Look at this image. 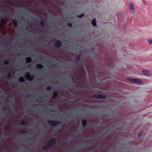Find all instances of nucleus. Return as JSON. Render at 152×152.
<instances>
[{"label": "nucleus", "mask_w": 152, "mask_h": 152, "mask_svg": "<svg viewBox=\"0 0 152 152\" xmlns=\"http://www.w3.org/2000/svg\"><path fill=\"white\" fill-rule=\"evenodd\" d=\"M41 25L42 26H43L44 25V23L43 21H41L40 23Z\"/></svg>", "instance_id": "393cba45"}, {"label": "nucleus", "mask_w": 152, "mask_h": 152, "mask_svg": "<svg viewBox=\"0 0 152 152\" xmlns=\"http://www.w3.org/2000/svg\"><path fill=\"white\" fill-rule=\"evenodd\" d=\"M48 123L50 125L53 126H56L59 124L58 122L50 121H48Z\"/></svg>", "instance_id": "f03ea898"}, {"label": "nucleus", "mask_w": 152, "mask_h": 152, "mask_svg": "<svg viewBox=\"0 0 152 152\" xmlns=\"http://www.w3.org/2000/svg\"><path fill=\"white\" fill-rule=\"evenodd\" d=\"M26 77L27 79L31 80L33 79V77L28 73H26Z\"/></svg>", "instance_id": "7ed1b4c3"}, {"label": "nucleus", "mask_w": 152, "mask_h": 152, "mask_svg": "<svg viewBox=\"0 0 152 152\" xmlns=\"http://www.w3.org/2000/svg\"><path fill=\"white\" fill-rule=\"evenodd\" d=\"M142 72L144 74L146 75L150 76L151 75L150 71L148 70H143L142 71Z\"/></svg>", "instance_id": "20e7f679"}, {"label": "nucleus", "mask_w": 152, "mask_h": 152, "mask_svg": "<svg viewBox=\"0 0 152 152\" xmlns=\"http://www.w3.org/2000/svg\"><path fill=\"white\" fill-rule=\"evenodd\" d=\"M96 20L94 18L92 22V24L93 26H96Z\"/></svg>", "instance_id": "1a4fd4ad"}, {"label": "nucleus", "mask_w": 152, "mask_h": 152, "mask_svg": "<svg viewBox=\"0 0 152 152\" xmlns=\"http://www.w3.org/2000/svg\"><path fill=\"white\" fill-rule=\"evenodd\" d=\"M86 124V120H83V121L82 124L83 126H85Z\"/></svg>", "instance_id": "ddd939ff"}, {"label": "nucleus", "mask_w": 152, "mask_h": 152, "mask_svg": "<svg viewBox=\"0 0 152 152\" xmlns=\"http://www.w3.org/2000/svg\"><path fill=\"white\" fill-rule=\"evenodd\" d=\"M83 14L82 15H78V17L79 18H80L83 17Z\"/></svg>", "instance_id": "4be33fe9"}, {"label": "nucleus", "mask_w": 152, "mask_h": 152, "mask_svg": "<svg viewBox=\"0 0 152 152\" xmlns=\"http://www.w3.org/2000/svg\"><path fill=\"white\" fill-rule=\"evenodd\" d=\"M72 23H68V26L70 27H72Z\"/></svg>", "instance_id": "b1692460"}, {"label": "nucleus", "mask_w": 152, "mask_h": 152, "mask_svg": "<svg viewBox=\"0 0 152 152\" xmlns=\"http://www.w3.org/2000/svg\"><path fill=\"white\" fill-rule=\"evenodd\" d=\"M129 8L130 10H133L134 9L133 5L131 3H130L129 4Z\"/></svg>", "instance_id": "0eeeda50"}, {"label": "nucleus", "mask_w": 152, "mask_h": 152, "mask_svg": "<svg viewBox=\"0 0 152 152\" xmlns=\"http://www.w3.org/2000/svg\"><path fill=\"white\" fill-rule=\"evenodd\" d=\"M9 63V61H4V64H8Z\"/></svg>", "instance_id": "412c9836"}, {"label": "nucleus", "mask_w": 152, "mask_h": 152, "mask_svg": "<svg viewBox=\"0 0 152 152\" xmlns=\"http://www.w3.org/2000/svg\"><path fill=\"white\" fill-rule=\"evenodd\" d=\"M54 95L53 96V98L54 99L57 96V93L56 92H53Z\"/></svg>", "instance_id": "dca6fc26"}, {"label": "nucleus", "mask_w": 152, "mask_h": 152, "mask_svg": "<svg viewBox=\"0 0 152 152\" xmlns=\"http://www.w3.org/2000/svg\"><path fill=\"white\" fill-rule=\"evenodd\" d=\"M13 23L15 26L16 27L17 26V22L15 20H13Z\"/></svg>", "instance_id": "4468645a"}, {"label": "nucleus", "mask_w": 152, "mask_h": 152, "mask_svg": "<svg viewBox=\"0 0 152 152\" xmlns=\"http://www.w3.org/2000/svg\"><path fill=\"white\" fill-rule=\"evenodd\" d=\"M37 67L38 68L41 69L42 68L43 66L41 64H38L37 65Z\"/></svg>", "instance_id": "9b49d317"}, {"label": "nucleus", "mask_w": 152, "mask_h": 152, "mask_svg": "<svg viewBox=\"0 0 152 152\" xmlns=\"http://www.w3.org/2000/svg\"><path fill=\"white\" fill-rule=\"evenodd\" d=\"M148 42L149 44H151L152 43V40L150 39L148 40Z\"/></svg>", "instance_id": "6ab92c4d"}, {"label": "nucleus", "mask_w": 152, "mask_h": 152, "mask_svg": "<svg viewBox=\"0 0 152 152\" xmlns=\"http://www.w3.org/2000/svg\"><path fill=\"white\" fill-rule=\"evenodd\" d=\"M95 97L99 99H104L105 98V96H104L101 95H95Z\"/></svg>", "instance_id": "423d86ee"}, {"label": "nucleus", "mask_w": 152, "mask_h": 152, "mask_svg": "<svg viewBox=\"0 0 152 152\" xmlns=\"http://www.w3.org/2000/svg\"><path fill=\"white\" fill-rule=\"evenodd\" d=\"M127 80L131 82L135 83V81L136 80V79L132 78L130 77L127 78Z\"/></svg>", "instance_id": "6e6552de"}, {"label": "nucleus", "mask_w": 152, "mask_h": 152, "mask_svg": "<svg viewBox=\"0 0 152 152\" xmlns=\"http://www.w3.org/2000/svg\"><path fill=\"white\" fill-rule=\"evenodd\" d=\"M54 141L53 140H49L47 142L43 148L44 150L48 149L50 148L54 143Z\"/></svg>", "instance_id": "f257e3e1"}, {"label": "nucleus", "mask_w": 152, "mask_h": 152, "mask_svg": "<svg viewBox=\"0 0 152 152\" xmlns=\"http://www.w3.org/2000/svg\"><path fill=\"white\" fill-rule=\"evenodd\" d=\"M142 133V132L141 131L140 133H138V136L139 138H140V137Z\"/></svg>", "instance_id": "f3484780"}, {"label": "nucleus", "mask_w": 152, "mask_h": 152, "mask_svg": "<svg viewBox=\"0 0 152 152\" xmlns=\"http://www.w3.org/2000/svg\"><path fill=\"white\" fill-rule=\"evenodd\" d=\"M51 87L50 86H48L47 87V90H50Z\"/></svg>", "instance_id": "5701e85b"}, {"label": "nucleus", "mask_w": 152, "mask_h": 152, "mask_svg": "<svg viewBox=\"0 0 152 152\" xmlns=\"http://www.w3.org/2000/svg\"><path fill=\"white\" fill-rule=\"evenodd\" d=\"M135 83H139L140 84H142V82L139 79H136Z\"/></svg>", "instance_id": "9d476101"}, {"label": "nucleus", "mask_w": 152, "mask_h": 152, "mask_svg": "<svg viewBox=\"0 0 152 152\" xmlns=\"http://www.w3.org/2000/svg\"><path fill=\"white\" fill-rule=\"evenodd\" d=\"M21 124L23 125H25L26 124V123L24 122H21Z\"/></svg>", "instance_id": "aec40b11"}, {"label": "nucleus", "mask_w": 152, "mask_h": 152, "mask_svg": "<svg viewBox=\"0 0 152 152\" xmlns=\"http://www.w3.org/2000/svg\"><path fill=\"white\" fill-rule=\"evenodd\" d=\"M26 61L28 62H30L31 61V59L30 58H26Z\"/></svg>", "instance_id": "2eb2a0df"}, {"label": "nucleus", "mask_w": 152, "mask_h": 152, "mask_svg": "<svg viewBox=\"0 0 152 152\" xmlns=\"http://www.w3.org/2000/svg\"><path fill=\"white\" fill-rule=\"evenodd\" d=\"M19 80L20 82H23L25 81V79L24 77H21L19 79Z\"/></svg>", "instance_id": "f8f14e48"}, {"label": "nucleus", "mask_w": 152, "mask_h": 152, "mask_svg": "<svg viewBox=\"0 0 152 152\" xmlns=\"http://www.w3.org/2000/svg\"><path fill=\"white\" fill-rule=\"evenodd\" d=\"M61 44V42L59 41H55L54 43V45L55 47H59Z\"/></svg>", "instance_id": "39448f33"}, {"label": "nucleus", "mask_w": 152, "mask_h": 152, "mask_svg": "<svg viewBox=\"0 0 152 152\" xmlns=\"http://www.w3.org/2000/svg\"><path fill=\"white\" fill-rule=\"evenodd\" d=\"M11 73H9L7 75V77L8 79H10L11 77Z\"/></svg>", "instance_id": "a211bd4d"}]
</instances>
